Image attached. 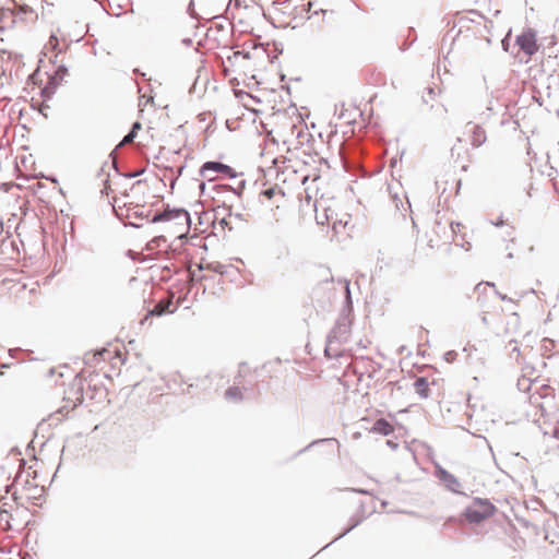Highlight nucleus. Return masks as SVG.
Listing matches in <instances>:
<instances>
[{
    "label": "nucleus",
    "instance_id": "1",
    "mask_svg": "<svg viewBox=\"0 0 559 559\" xmlns=\"http://www.w3.org/2000/svg\"><path fill=\"white\" fill-rule=\"evenodd\" d=\"M352 321L349 319V311L343 313L336 320L333 329L326 336V344L324 347V355L329 358H337L341 356V349L335 345L346 343L350 334Z\"/></svg>",
    "mask_w": 559,
    "mask_h": 559
},
{
    "label": "nucleus",
    "instance_id": "2",
    "mask_svg": "<svg viewBox=\"0 0 559 559\" xmlns=\"http://www.w3.org/2000/svg\"><path fill=\"white\" fill-rule=\"evenodd\" d=\"M497 508L488 499L474 498L472 504L467 506L462 515L471 524H479L495 514Z\"/></svg>",
    "mask_w": 559,
    "mask_h": 559
},
{
    "label": "nucleus",
    "instance_id": "3",
    "mask_svg": "<svg viewBox=\"0 0 559 559\" xmlns=\"http://www.w3.org/2000/svg\"><path fill=\"white\" fill-rule=\"evenodd\" d=\"M199 173L202 177H205L209 181L214 180L213 177H209V175H207L209 173H218V174L223 175L224 177H227L230 179H234L238 176V174L236 173V170L233 167H230L229 165L224 164L222 162H218V160L205 162L200 167Z\"/></svg>",
    "mask_w": 559,
    "mask_h": 559
},
{
    "label": "nucleus",
    "instance_id": "4",
    "mask_svg": "<svg viewBox=\"0 0 559 559\" xmlns=\"http://www.w3.org/2000/svg\"><path fill=\"white\" fill-rule=\"evenodd\" d=\"M435 475L449 491L456 495H465L460 490L461 483L457 477L443 468L441 465H436Z\"/></svg>",
    "mask_w": 559,
    "mask_h": 559
},
{
    "label": "nucleus",
    "instance_id": "5",
    "mask_svg": "<svg viewBox=\"0 0 559 559\" xmlns=\"http://www.w3.org/2000/svg\"><path fill=\"white\" fill-rule=\"evenodd\" d=\"M515 44L525 55L533 56L538 50L536 32L533 28H527L516 36Z\"/></svg>",
    "mask_w": 559,
    "mask_h": 559
},
{
    "label": "nucleus",
    "instance_id": "6",
    "mask_svg": "<svg viewBox=\"0 0 559 559\" xmlns=\"http://www.w3.org/2000/svg\"><path fill=\"white\" fill-rule=\"evenodd\" d=\"M163 214L165 215L166 222L182 217L188 229L192 224L190 213L183 207H170V205L167 204L163 210Z\"/></svg>",
    "mask_w": 559,
    "mask_h": 559
},
{
    "label": "nucleus",
    "instance_id": "7",
    "mask_svg": "<svg viewBox=\"0 0 559 559\" xmlns=\"http://www.w3.org/2000/svg\"><path fill=\"white\" fill-rule=\"evenodd\" d=\"M64 399L73 402V408L83 403V382L81 379H78V377L74 379L71 388L66 392Z\"/></svg>",
    "mask_w": 559,
    "mask_h": 559
},
{
    "label": "nucleus",
    "instance_id": "8",
    "mask_svg": "<svg viewBox=\"0 0 559 559\" xmlns=\"http://www.w3.org/2000/svg\"><path fill=\"white\" fill-rule=\"evenodd\" d=\"M467 128L471 127V133H472V140H471V143L474 147H479L481 146L486 140H487V136H486V132L484 130V128L479 124H473L472 122H468Z\"/></svg>",
    "mask_w": 559,
    "mask_h": 559
},
{
    "label": "nucleus",
    "instance_id": "9",
    "mask_svg": "<svg viewBox=\"0 0 559 559\" xmlns=\"http://www.w3.org/2000/svg\"><path fill=\"white\" fill-rule=\"evenodd\" d=\"M393 430L394 428L389 420H386L385 418H379L373 423L370 432L378 433L381 436H389L393 432Z\"/></svg>",
    "mask_w": 559,
    "mask_h": 559
},
{
    "label": "nucleus",
    "instance_id": "10",
    "mask_svg": "<svg viewBox=\"0 0 559 559\" xmlns=\"http://www.w3.org/2000/svg\"><path fill=\"white\" fill-rule=\"evenodd\" d=\"M246 185H247V181L246 180H240L238 182V186L236 188H233L231 186L229 185H214L212 187V190L219 193L221 191H230L233 192L234 194L240 197L246 188Z\"/></svg>",
    "mask_w": 559,
    "mask_h": 559
},
{
    "label": "nucleus",
    "instance_id": "11",
    "mask_svg": "<svg viewBox=\"0 0 559 559\" xmlns=\"http://www.w3.org/2000/svg\"><path fill=\"white\" fill-rule=\"evenodd\" d=\"M414 388H415L416 393L421 399L429 397V393H430L429 383L425 377H418L414 382Z\"/></svg>",
    "mask_w": 559,
    "mask_h": 559
},
{
    "label": "nucleus",
    "instance_id": "12",
    "mask_svg": "<svg viewBox=\"0 0 559 559\" xmlns=\"http://www.w3.org/2000/svg\"><path fill=\"white\" fill-rule=\"evenodd\" d=\"M68 74V68L64 64H60L56 68L53 73L48 78L51 83H56L57 86L60 85L63 78Z\"/></svg>",
    "mask_w": 559,
    "mask_h": 559
},
{
    "label": "nucleus",
    "instance_id": "13",
    "mask_svg": "<svg viewBox=\"0 0 559 559\" xmlns=\"http://www.w3.org/2000/svg\"><path fill=\"white\" fill-rule=\"evenodd\" d=\"M349 521H350L349 526L344 532H342L340 535H337L330 544L325 545L322 549H325L334 542L346 536L349 532H352L354 528H356L364 521V518H358V519L352 518Z\"/></svg>",
    "mask_w": 559,
    "mask_h": 559
},
{
    "label": "nucleus",
    "instance_id": "14",
    "mask_svg": "<svg viewBox=\"0 0 559 559\" xmlns=\"http://www.w3.org/2000/svg\"><path fill=\"white\" fill-rule=\"evenodd\" d=\"M57 88L58 86L56 85V83H51L48 80L46 85L40 90V95L45 100L51 99Z\"/></svg>",
    "mask_w": 559,
    "mask_h": 559
},
{
    "label": "nucleus",
    "instance_id": "15",
    "mask_svg": "<svg viewBox=\"0 0 559 559\" xmlns=\"http://www.w3.org/2000/svg\"><path fill=\"white\" fill-rule=\"evenodd\" d=\"M198 269H199V271H203V270L213 271V272H215L217 274H221V275L226 273V266L224 264H221V263H209L206 265L199 264Z\"/></svg>",
    "mask_w": 559,
    "mask_h": 559
},
{
    "label": "nucleus",
    "instance_id": "16",
    "mask_svg": "<svg viewBox=\"0 0 559 559\" xmlns=\"http://www.w3.org/2000/svg\"><path fill=\"white\" fill-rule=\"evenodd\" d=\"M171 306H173V302H171V301H169V302L167 304V306H166V307H164V306H162V305H156V306H155V307H154V308L148 312V314H151V316H158V317H159V316H162V314H164V313H173V312H175V310H176V309H175V308L170 309V307H171Z\"/></svg>",
    "mask_w": 559,
    "mask_h": 559
},
{
    "label": "nucleus",
    "instance_id": "17",
    "mask_svg": "<svg viewBox=\"0 0 559 559\" xmlns=\"http://www.w3.org/2000/svg\"><path fill=\"white\" fill-rule=\"evenodd\" d=\"M225 397L228 400H231V399L241 400L242 394L238 386H230L225 391Z\"/></svg>",
    "mask_w": 559,
    "mask_h": 559
},
{
    "label": "nucleus",
    "instance_id": "18",
    "mask_svg": "<svg viewBox=\"0 0 559 559\" xmlns=\"http://www.w3.org/2000/svg\"><path fill=\"white\" fill-rule=\"evenodd\" d=\"M223 209L224 211H227V215L228 216H234L235 218L239 219V221H243V215L241 213H236V214H233L231 213V206H227L225 203H223V205H219L215 209V217H217V215L219 214V210Z\"/></svg>",
    "mask_w": 559,
    "mask_h": 559
},
{
    "label": "nucleus",
    "instance_id": "19",
    "mask_svg": "<svg viewBox=\"0 0 559 559\" xmlns=\"http://www.w3.org/2000/svg\"><path fill=\"white\" fill-rule=\"evenodd\" d=\"M135 134L133 133V131H128V133L122 138V140L120 141V143L116 146V148H120L121 146L126 145V144H129L131 142H133V140L135 139Z\"/></svg>",
    "mask_w": 559,
    "mask_h": 559
},
{
    "label": "nucleus",
    "instance_id": "20",
    "mask_svg": "<svg viewBox=\"0 0 559 559\" xmlns=\"http://www.w3.org/2000/svg\"><path fill=\"white\" fill-rule=\"evenodd\" d=\"M333 439H319V440H314L312 442H310L307 447L302 448L301 450H299L296 455H299L306 451H308L311 447H313L314 444H318V443H321V442H325V441H332Z\"/></svg>",
    "mask_w": 559,
    "mask_h": 559
},
{
    "label": "nucleus",
    "instance_id": "21",
    "mask_svg": "<svg viewBox=\"0 0 559 559\" xmlns=\"http://www.w3.org/2000/svg\"><path fill=\"white\" fill-rule=\"evenodd\" d=\"M148 222H150V223H153V224H155V223H160V222H166V221H165V215L163 214V211H160V212H156V213L152 216V218H150V219H148Z\"/></svg>",
    "mask_w": 559,
    "mask_h": 559
},
{
    "label": "nucleus",
    "instance_id": "22",
    "mask_svg": "<svg viewBox=\"0 0 559 559\" xmlns=\"http://www.w3.org/2000/svg\"><path fill=\"white\" fill-rule=\"evenodd\" d=\"M189 278L191 282H201L203 280H207L206 275H198L195 271L190 270L189 271Z\"/></svg>",
    "mask_w": 559,
    "mask_h": 559
},
{
    "label": "nucleus",
    "instance_id": "23",
    "mask_svg": "<svg viewBox=\"0 0 559 559\" xmlns=\"http://www.w3.org/2000/svg\"><path fill=\"white\" fill-rule=\"evenodd\" d=\"M457 357V353L455 350H448L444 353V360L447 362H453Z\"/></svg>",
    "mask_w": 559,
    "mask_h": 559
},
{
    "label": "nucleus",
    "instance_id": "24",
    "mask_svg": "<svg viewBox=\"0 0 559 559\" xmlns=\"http://www.w3.org/2000/svg\"><path fill=\"white\" fill-rule=\"evenodd\" d=\"M144 173H145V168H140L135 171L123 174L122 176L130 179V178L139 177V176L143 175Z\"/></svg>",
    "mask_w": 559,
    "mask_h": 559
},
{
    "label": "nucleus",
    "instance_id": "25",
    "mask_svg": "<svg viewBox=\"0 0 559 559\" xmlns=\"http://www.w3.org/2000/svg\"><path fill=\"white\" fill-rule=\"evenodd\" d=\"M162 242H166V238L165 236H157V237H154L151 242L148 243V246H160Z\"/></svg>",
    "mask_w": 559,
    "mask_h": 559
},
{
    "label": "nucleus",
    "instance_id": "26",
    "mask_svg": "<svg viewBox=\"0 0 559 559\" xmlns=\"http://www.w3.org/2000/svg\"><path fill=\"white\" fill-rule=\"evenodd\" d=\"M234 58L242 57L243 59H250L251 53L245 50H238L234 52Z\"/></svg>",
    "mask_w": 559,
    "mask_h": 559
},
{
    "label": "nucleus",
    "instance_id": "27",
    "mask_svg": "<svg viewBox=\"0 0 559 559\" xmlns=\"http://www.w3.org/2000/svg\"><path fill=\"white\" fill-rule=\"evenodd\" d=\"M129 217H135V218H147L148 214L144 213L143 211H134L132 214H129Z\"/></svg>",
    "mask_w": 559,
    "mask_h": 559
},
{
    "label": "nucleus",
    "instance_id": "28",
    "mask_svg": "<svg viewBox=\"0 0 559 559\" xmlns=\"http://www.w3.org/2000/svg\"><path fill=\"white\" fill-rule=\"evenodd\" d=\"M262 194L266 198V199H272L275 194V188L272 187V188H267L265 190H263Z\"/></svg>",
    "mask_w": 559,
    "mask_h": 559
},
{
    "label": "nucleus",
    "instance_id": "29",
    "mask_svg": "<svg viewBox=\"0 0 559 559\" xmlns=\"http://www.w3.org/2000/svg\"><path fill=\"white\" fill-rule=\"evenodd\" d=\"M218 224L223 229H225V228H228L229 230L233 229V227L230 226V223L227 221V218L225 216L219 219Z\"/></svg>",
    "mask_w": 559,
    "mask_h": 559
},
{
    "label": "nucleus",
    "instance_id": "30",
    "mask_svg": "<svg viewBox=\"0 0 559 559\" xmlns=\"http://www.w3.org/2000/svg\"><path fill=\"white\" fill-rule=\"evenodd\" d=\"M142 128V124L141 122L139 121H134L130 128V131H133V133L135 134V136L138 135V132L139 130Z\"/></svg>",
    "mask_w": 559,
    "mask_h": 559
},
{
    "label": "nucleus",
    "instance_id": "31",
    "mask_svg": "<svg viewBox=\"0 0 559 559\" xmlns=\"http://www.w3.org/2000/svg\"><path fill=\"white\" fill-rule=\"evenodd\" d=\"M49 44L51 45V47H52L53 49H56V48L59 46V39H58V37H57L56 35H53V34H52V35L50 36Z\"/></svg>",
    "mask_w": 559,
    "mask_h": 559
},
{
    "label": "nucleus",
    "instance_id": "32",
    "mask_svg": "<svg viewBox=\"0 0 559 559\" xmlns=\"http://www.w3.org/2000/svg\"><path fill=\"white\" fill-rule=\"evenodd\" d=\"M501 44H502V48H503V50H504V51H508V49H509V35H507V36L502 39Z\"/></svg>",
    "mask_w": 559,
    "mask_h": 559
},
{
    "label": "nucleus",
    "instance_id": "33",
    "mask_svg": "<svg viewBox=\"0 0 559 559\" xmlns=\"http://www.w3.org/2000/svg\"><path fill=\"white\" fill-rule=\"evenodd\" d=\"M496 294L502 301H512V298L508 297L506 294H501L499 292H496Z\"/></svg>",
    "mask_w": 559,
    "mask_h": 559
},
{
    "label": "nucleus",
    "instance_id": "34",
    "mask_svg": "<svg viewBox=\"0 0 559 559\" xmlns=\"http://www.w3.org/2000/svg\"><path fill=\"white\" fill-rule=\"evenodd\" d=\"M104 185H105V188L102 190V193H108V191L110 190V185H109V179L106 178L104 180Z\"/></svg>",
    "mask_w": 559,
    "mask_h": 559
},
{
    "label": "nucleus",
    "instance_id": "35",
    "mask_svg": "<svg viewBox=\"0 0 559 559\" xmlns=\"http://www.w3.org/2000/svg\"><path fill=\"white\" fill-rule=\"evenodd\" d=\"M491 224L496 227H502L504 225V221L502 219V217L500 216L496 222H492L491 221Z\"/></svg>",
    "mask_w": 559,
    "mask_h": 559
},
{
    "label": "nucleus",
    "instance_id": "36",
    "mask_svg": "<svg viewBox=\"0 0 559 559\" xmlns=\"http://www.w3.org/2000/svg\"><path fill=\"white\" fill-rule=\"evenodd\" d=\"M199 189H200L201 195H204L205 191H206V183L204 181L200 182Z\"/></svg>",
    "mask_w": 559,
    "mask_h": 559
},
{
    "label": "nucleus",
    "instance_id": "37",
    "mask_svg": "<svg viewBox=\"0 0 559 559\" xmlns=\"http://www.w3.org/2000/svg\"><path fill=\"white\" fill-rule=\"evenodd\" d=\"M181 43H182V45H185V46H187V47H190V46H192L193 40H192L191 38L187 37V38H183V39L181 40Z\"/></svg>",
    "mask_w": 559,
    "mask_h": 559
},
{
    "label": "nucleus",
    "instance_id": "38",
    "mask_svg": "<svg viewBox=\"0 0 559 559\" xmlns=\"http://www.w3.org/2000/svg\"><path fill=\"white\" fill-rule=\"evenodd\" d=\"M386 444H388V447H390L393 450H395L397 448V443L392 440H386Z\"/></svg>",
    "mask_w": 559,
    "mask_h": 559
},
{
    "label": "nucleus",
    "instance_id": "39",
    "mask_svg": "<svg viewBox=\"0 0 559 559\" xmlns=\"http://www.w3.org/2000/svg\"><path fill=\"white\" fill-rule=\"evenodd\" d=\"M193 5H194V4H193V1H191V2L189 3V5H188V13H189L190 15H192Z\"/></svg>",
    "mask_w": 559,
    "mask_h": 559
},
{
    "label": "nucleus",
    "instance_id": "40",
    "mask_svg": "<svg viewBox=\"0 0 559 559\" xmlns=\"http://www.w3.org/2000/svg\"><path fill=\"white\" fill-rule=\"evenodd\" d=\"M353 490L356 492L362 493V495L369 493L368 490H366V489H353Z\"/></svg>",
    "mask_w": 559,
    "mask_h": 559
},
{
    "label": "nucleus",
    "instance_id": "41",
    "mask_svg": "<svg viewBox=\"0 0 559 559\" xmlns=\"http://www.w3.org/2000/svg\"><path fill=\"white\" fill-rule=\"evenodd\" d=\"M130 226L134 227V228H140L142 227V225L140 224H136V222H133V223H129Z\"/></svg>",
    "mask_w": 559,
    "mask_h": 559
},
{
    "label": "nucleus",
    "instance_id": "42",
    "mask_svg": "<svg viewBox=\"0 0 559 559\" xmlns=\"http://www.w3.org/2000/svg\"><path fill=\"white\" fill-rule=\"evenodd\" d=\"M13 488V484L5 486V493H9L11 489Z\"/></svg>",
    "mask_w": 559,
    "mask_h": 559
},
{
    "label": "nucleus",
    "instance_id": "43",
    "mask_svg": "<svg viewBox=\"0 0 559 559\" xmlns=\"http://www.w3.org/2000/svg\"><path fill=\"white\" fill-rule=\"evenodd\" d=\"M283 90H285L288 94H290V86L289 85H284L282 86Z\"/></svg>",
    "mask_w": 559,
    "mask_h": 559
},
{
    "label": "nucleus",
    "instance_id": "44",
    "mask_svg": "<svg viewBox=\"0 0 559 559\" xmlns=\"http://www.w3.org/2000/svg\"><path fill=\"white\" fill-rule=\"evenodd\" d=\"M481 322H483L485 325H488V320H487V318H486L485 316L481 318Z\"/></svg>",
    "mask_w": 559,
    "mask_h": 559
},
{
    "label": "nucleus",
    "instance_id": "45",
    "mask_svg": "<svg viewBox=\"0 0 559 559\" xmlns=\"http://www.w3.org/2000/svg\"><path fill=\"white\" fill-rule=\"evenodd\" d=\"M483 116H485V112L481 114ZM489 118V114H486V117L481 119L483 122H486V120Z\"/></svg>",
    "mask_w": 559,
    "mask_h": 559
},
{
    "label": "nucleus",
    "instance_id": "46",
    "mask_svg": "<svg viewBox=\"0 0 559 559\" xmlns=\"http://www.w3.org/2000/svg\"><path fill=\"white\" fill-rule=\"evenodd\" d=\"M280 79H281V81H285V80H286V75L282 73V74L280 75Z\"/></svg>",
    "mask_w": 559,
    "mask_h": 559
},
{
    "label": "nucleus",
    "instance_id": "47",
    "mask_svg": "<svg viewBox=\"0 0 559 559\" xmlns=\"http://www.w3.org/2000/svg\"><path fill=\"white\" fill-rule=\"evenodd\" d=\"M486 110H487L488 112H490V111L492 110V107L490 106V104L487 106Z\"/></svg>",
    "mask_w": 559,
    "mask_h": 559
},
{
    "label": "nucleus",
    "instance_id": "48",
    "mask_svg": "<svg viewBox=\"0 0 559 559\" xmlns=\"http://www.w3.org/2000/svg\"><path fill=\"white\" fill-rule=\"evenodd\" d=\"M508 259H513V253L512 252H509L508 255H507Z\"/></svg>",
    "mask_w": 559,
    "mask_h": 559
},
{
    "label": "nucleus",
    "instance_id": "49",
    "mask_svg": "<svg viewBox=\"0 0 559 559\" xmlns=\"http://www.w3.org/2000/svg\"><path fill=\"white\" fill-rule=\"evenodd\" d=\"M346 290L349 294V282H346Z\"/></svg>",
    "mask_w": 559,
    "mask_h": 559
},
{
    "label": "nucleus",
    "instance_id": "50",
    "mask_svg": "<svg viewBox=\"0 0 559 559\" xmlns=\"http://www.w3.org/2000/svg\"><path fill=\"white\" fill-rule=\"evenodd\" d=\"M134 73H136V74H142V73H141V71H140V69H138V68H136V69H134Z\"/></svg>",
    "mask_w": 559,
    "mask_h": 559
},
{
    "label": "nucleus",
    "instance_id": "51",
    "mask_svg": "<svg viewBox=\"0 0 559 559\" xmlns=\"http://www.w3.org/2000/svg\"><path fill=\"white\" fill-rule=\"evenodd\" d=\"M480 286H481V283L477 284V285H476V287H475V289H476V290H479V289H480Z\"/></svg>",
    "mask_w": 559,
    "mask_h": 559
},
{
    "label": "nucleus",
    "instance_id": "52",
    "mask_svg": "<svg viewBox=\"0 0 559 559\" xmlns=\"http://www.w3.org/2000/svg\"><path fill=\"white\" fill-rule=\"evenodd\" d=\"M486 285L491 286V287H495V283H489V282H487V283H486Z\"/></svg>",
    "mask_w": 559,
    "mask_h": 559
},
{
    "label": "nucleus",
    "instance_id": "53",
    "mask_svg": "<svg viewBox=\"0 0 559 559\" xmlns=\"http://www.w3.org/2000/svg\"><path fill=\"white\" fill-rule=\"evenodd\" d=\"M58 58V53L55 55V59L51 60L53 63H56V59Z\"/></svg>",
    "mask_w": 559,
    "mask_h": 559
},
{
    "label": "nucleus",
    "instance_id": "54",
    "mask_svg": "<svg viewBox=\"0 0 559 559\" xmlns=\"http://www.w3.org/2000/svg\"><path fill=\"white\" fill-rule=\"evenodd\" d=\"M429 94H433V90L431 87L428 88Z\"/></svg>",
    "mask_w": 559,
    "mask_h": 559
},
{
    "label": "nucleus",
    "instance_id": "55",
    "mask_svg": "<svg viewBox=\"0 0 559 559\" xmlns=\"http://www.w3.org/2000/svg\"><path fill=\"white\" fill-rule=\"evenodd\" d=\"M116 150H117V148H115V150H112V152H110V156H112V155H114V153H116Z\"/></svg>",
    "mask_w": 559,
    "mask_h": 559
},
{
    "label": "nucleus",
    "instance_id": "56",
    "mask_svg": "<svg viewBox=\"0 0 559 559\" xmlns=\"http://www.w3.org/2000/svg\"><path fill=\"white\" fill-rule=\"evenodd\" d=\"M116 150H117V148H115V150H112V152H110V156H112V155H114V153H116Z\"/></svg>",
    "mask_w": 559,
    "mask_h": 559
},
{
    "label": "nucleus",
    "instance_id": "57",
    "mask_svg": "<svg viewBox=\"0 0 559 559\" xmlns=\"http://www.w3.org/2000/svg\"><path fill=\"white\" fill-rule=\"evenodd\" d=\"M555 437L559 438V432L558 431L555 432Z\"/></svg>",
    "mask_w": 559,
    "mask_h": 559
},
{
    "label": "nucleus",
    "instance_id": "58",
    "mask_svg": "<svg viewBox=\"0 0 559 559\" xmlns=\"http://www.w3.org/2000/svg\"><path fill=\"white\" fill-rule=\"evenodd\" d=\"M285 2H288V0H285V1H284V3H285Z\"/></svg>",
    "mask_w": 559,
    "mask_h": 559
},
{
    "label": "nucleus",
    "instance_id": "59",
    "mask_svg": "<svg viewBox=\"0 0 559 559\" xmlns=\"http://www.w3.org/2000/svg\"><path fill=\"white\" fill-rule=\"evenodd\" d=\"M0 376H2V372H0Z\"/></svg>",
    "mask_w": 559,
    "mask_h": 559
}]
</instances>
